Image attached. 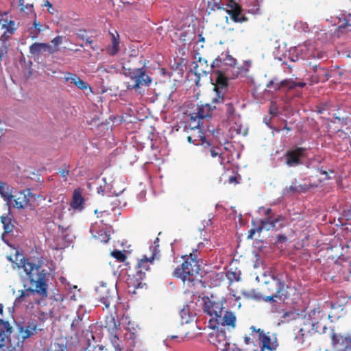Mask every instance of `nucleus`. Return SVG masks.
Segmentation results:
<instances>
[{
  "instance_id": "nucleus-1",
  "label": "nucleus",
  "mask_w": 351,
  "mask_h": 351,
  "mask_svg": "<svg viewBox=\"0 0 351 351\" xmlns=\"http://www.w3.org/2000/svg\"><path fill=\"white\" fill-rule=\"evenodd\" d=\"M20 265H21V267L23 268L25 272L27 280L29 281L31 285L35 287V289L31 287L26 288L27 285L24 283L25 289L21 291V295L15 299L12 311L14 306H19L25 300V298L30 295L37 293L43 297L47 295V271L42 268L40 263L38 264L32 263L29 258H22L20 261Z\"/></svg>"
},
{
  "instance_id": "nucleus-2",
  "label": "nucleus",
  "mask_w": 351,
  "mask_h": 351,
  "mask_svg": "<svg viewBox=\"0 0 351 351\" xmlns=\"http://www.w3.org/2000/svg\"><path fill=\"white\" fill-rule=\"evenodd\" d=\"M215 75V84H214V95L212 104L216 107V117L222 121H232L235 115V108L230 99L225 96L228 88V79L219 71Z\"/></svg>"
},
{
  "instance_id": "nucleus-3",
  "label": "nucleus",
  "mask_w": 351,
  "mask_h": 351,
  "mask_svg": "<svg viewBox=\"0 0 351 351\" xmlns=\"http://www.w3.org/2000/svg\"><path fill=\"white\" fill-rule=\"evenodd\" d=\"M17 334L8 338V345L0 343V351H23L25 340L36 332L37 325L33 322H28L25 326L19 324Z\"/></svg>"
},
{
  "instance_id": "nucleus-4",
  "label": "nucleus",
  "mask_w": 351,
  "mask_h": 351,
  "mask_svg": "<svg viewBox=\"0 0 351 351\" xmlns=\"http://www.w3.org/2000/svg\"><path fill=\"white\" fill-rule=\"evenodd\" d=\"M123 74L130 78L134 83L128 84V90H138L141 86H149L152 83V78L146 73L144 66L141 68H123Z\"/></svg>"
},
{
  "instance_id": "nucleus-5",
  "label": "nucleus",
  "mask_w": 351,
  "mask_h": 351,
  "mask_svg": "<svg viewBox=\"0 0 351 351\" xmlns=\"http://www.w3.org/2000/svg\"><path fill=\"white\" fill-rule=\"evenodd\" d=\"M200 265L197 259V256L194 254H190L186 260L182 264L180 267H177L174 270L173 276L180 278L183 282L191 280L188 276H193L199 274Z\"/></svg>"
},
{
  "instance_id": "nucleus-6",
  "label": "nucleus",
  "mask_w": 351,
  "mask_h": 351,
  "mask_svg": "<svg viewBox=\"0 0 351 351\" xmlns=\"http://www.w3.org/2000/svg\"><path fill=\"white\" fill-rule=\"evenodd\" d=\"M208 7L210 10L215 11V10H223L230 15L231 19L235 23H243L247 20V19L242 14V8L235 1L231 0L226 5V8H223V4L219 2H213L212 4L208 3Z\"/></svg>"
},
{
  "instance_id": "nucleus-7",
  "label": "nucleus",
  "mask_w": 351,
  "mask_h": 351,
  "mask_svg": "<svg viewBox=\"0 0 351 351\" xmlns=\"http://www.w3.org/2000/svg\"><path fill=\"white\" fill-rule=\"evenodd\" d=\"M307 149L302 147H296L288 149L285 155V162L289 167H295L303 165V159L307 158Z\"/></svg>"
},
{
  "instance_id": "nucleus-8",
  "label": "nucleus",
  "mask_w": 351,
  "mask_h": 351,
  "mask_svg": "<svg viewBox=\"0 0 351 351\" xmlns=\"http://www.w3.org/2000/svg\"><path fill=\"white\" fill-rule=\"evenodd\" d=\"M110 226H106L104 227L103 220H101L99 222H95L90 226V232L95 239L104 243H107L110 240Z\"/></svg>"
},
{
  "instance_id": "nucleus-9",
  "label": "nucleus",
  "mask_w": 351,
  "mask_h": 351,
  "mask_svg": "<svg viewBox=\"0 0 351 351\" xmlns=\"http://www.w3.org/2000/svg\"><path fill=\"white\" fill-rule=\"evenodd\" d=\"M305 85L306 83L304 82H296L293 79H285L278 82L277 78L275 77L268 82L266 87L268 88L274 87V90L278 91L282 87L288 89H295L297 87L303 88Z\"/></svg>"
},
{
  "instance_id": "nucleus-10",
  "label": "nucleus",
  "mask_w": 351,
  "mask_h": 351,
  "mask_svg": "<svg viewBox=\"0 0 351 351\" xmlns=\"http://www.w3.org/2000/svg\"><path fill=\"white\" fill-rule=\"evenodd\" d=\"M271 282L276 286V294L278 298L283 300L289 298L288 289L289 287L285 283L282 274L272 275Z\"/></svg>"
},
{
  "instance_id": "nucleus-11",
  "label": "nucleus",
  "mask_w": 351,
  "mask_h": 351,
  "mask_svg": "<svg viewBox=\"0 0 351 351\" xmlns=\"http://www.w3.org/2000/svg\"><path fill=\"white\" fill-rule=\"evenodd\" d=\"M309 67L312 70L311 79L314 83L324 82L331 77L325 67L320 64L310 62Z\"/></svg>"
},
{
  "instance_id": "nucleus-12",
  "label": "nucleus",
  "mask_w": 351,
  "mask_h": 351,
  "mask_svg": "<svg viewBox=\"0 0 351 351\" xmlns=\"http://www.w3.org/2000/svg\"><path fill=\"white\" fill-rule=\"evenodd\" d=\"M95 291L97 298L105 305L106 308H108L114 298V295L110 294L106 284L101 282L99 286L95 287Z\"/></svg>"
},
{
  "instance_id": "nucleus-13",
  "label": "nucleus",
  "mask_w": 351,
  "mask_h": 351,
  "mask_svg": "<svg viewBox=\"0 0 351 351\" xmlns=\"http://www.w3.org/2000/svg\"><path fill=\"white\" fill-rule=\"evenodd\" d=\"M332 343L337 351L351 350V336L344 337L333 332L332 335Z\"/></svg>"
},
{
  "instance_id": "nucleus-14",
  "label": "nucleus",
  "mask_w": 351,
  "mask_h": 351,
  "mask_svg": "<svg viewBox=\"0 0 351 351\" xmlns=\"http://www.w3.org/2000/svg\"><path fill=\"white\" fill-rule=\"evenodd\" d=\"M197 112H194L199 119L203 120L206 118H212L216 117V107L215 104H206L204 105L197 106Z\"/></svg>"
},
{
  "instance_id": "nucleus-15",
  "label": "nucleus",
  "mask_w": 351,
  "mask_h": 351,
  "mask_svg": "<svg viewBox=\"0 0 351 351\" xmlns=\"http://www.w3.org/2000/svg\"><path fill=\"white\" fill-rule=\"evenodd\" d=\"M43 51H47L52 55L56 51V49L44 43H34L29 46V53L33 56H39Z\"/></svg>"
},
{
  "instance_id": "nucleus-16",
  "label": "nucleus",
  "mask_w": 351,
  "mask_h": 351,
  "mask_svg": "<svg viewBox=\"0 0 351 351\" xmlns=\"http://www.w3.org/2000/svg\"><path fill=\"white\" fill-rule=\"evenodd\" d=\"M12 189L11 186L0 181V195L5 202V206L9 212L11 210L12 201L14 197L12 194Z\"/></svg>"
},
{
  "instance_id": "nucleus-17",
  "label": "nucleus",
  "mask_w": 351,
  "mask_h": 351,
  "mask_svg": "<svg viewBox=\"0 0 351 351\" xmlns=\"http://www.w3.org/2000/svg\"><path fill=\"white\" fill-rule=\"evenodd\" d=\"M257 332L260 333V339L263 343V347L270 351L276 350L278 346L277 338L274 335L273 337H269L264 334L263 331L261 329H258Z\"/></svg>"
},
{
  "instance_id": "nucleus-18",
  "label": "nucleus",
  "mask_w": 351,
  "mask_h": 351,
  "mask_svg": "<svg viewBox=\"0 0 351 351\" xmlns=\"http://www.w3.org/2000/svg\"><path fill=\"white\" fill-rule=\"evenodd\" d=\"M109 34L111 37L112 45L108 46L106 48V51L110 56H115L119 51L120 38L118 32L115 29L113 31H110Z\"/></svg>"
},
{
  "instance_id": "nucleus-19",
  "label": "nucleus",
  "mask_w": 351,
  "mask_h": 351,
  "mask_svg": "<svg viewBox=\"0 0 351 351\" xmlns=\"http://www.w3.org/2000/svg\"><path fill=\"white\" fill-rule=\"evenodd\" d=\"M13 217L10 215V212L8 213V215H3L1 217V222L3 224V228L4 230V232L2 234V240L8 243L7 241L4 239V235L5 234H10L13 232L14 225L13 223Z\"/></svg>"
},
{
  "instance_id": "nucleus-20",
  "label": "nucleus",
  "mask_w": 351,
  "mask_h": 351,
  "mask_svg": "<svg viewBox=\"0 0 351 351\" xmlns=\"http://www.w3.org/2000/svg\"><path fill=\"white\" fill-rule=\"evenodd\" d=\"M65 80L69 84H74L80 90H86L89 88L90 91H91V88L89 86L88 84L86 82L81 80L80 77L75 74L69 73L68 76L65 77Z\"/></svg>"
},
{
  "instance_id": "nucleus-21",
  "label": "nucleus",
  "mask_w": 351,
  "mask_h": 351,
  "mask_svg": "<svg viewBox=\"0 0 351 351\" xmlns=\"http://www.w3.org/2000/svg\"><path fill=\"white\" fill-rule=\"evenodd\" d=\"M236 316L232 311H226L223 316L220 315V317L216 318V323L223 326H229L233 328L235 327Z\"/></svg>"
},
{
  "instance_id": "nucleus-22",
  "label": "nucleus",
  "mask_w": 351,
  "mask_h": 351,
  "mask_svg": "<svg viewBox=\"0 0 351 351\" xmlns=\"http://www.w3.org/2000/svg\"><path fill=\"white\" fill-rule=\"evenodd\" d=\"M109 324H112V326L111 328L110 326L108 328V330L110 332V333L112 335L111 343L116 351H121V347L119 344V339L116 334L117 328V325H116L114 319L112 318L110 321Z\"/></svg>"
},
{
  "instance_id": "nucleus-23",
  "label": "nucleus",
  "mask_w": 351,
  "mask_h": 351,
  "mask_svg": "<svg viewBox=\"0 0 351 351\" xmlns=\"http://www.w3.org/2000/svg\"><path fill=\"white\" fill-rule=\"evenodd\" d=\"M84 199L82 196L81 192L79 190H75L70 204L71 206L73 209L82 210L84 208Z\"/></svg>"
},
{
  "instance_id": "nucleus-24",
  "label": "nucleus",
  "mask_w": 351,
  "mask_h": 351,
  "mask_svg": "<svg viewBox=\"0 0 351 351\" xmlns=\"http://www.w3.org/2000/svg\"><path fill=\"white\" fill-rule=\"evenodd\" d=\"M12 332V327L10 326L9 322L8 321H4L2 319H0V343H1L2 339H3V341L2 342L3 344L8 345V339L6 340V342L5 343V339L3 337V335H5V332L7 333H11Z\"/></svg>"
},
{
  "instance_id": "nucleus-25",
  "label": "nucleus",
  "mask_w": 351,
  "mask_h": 351,
  "mask_svg": "<svg viewBox=\"0 0 351 351\" xmlns=\"http://www.w3.org/2000/svg\"><path fill=\"white\" fill-rule=\"evenodd\" d=\"M261 225L258 227V232H261L263 230H270L275 229L278 230V228H276L274 222L273 217H265L264 219L261 221Z\"/></svg>"
},
{
  "instance_id": "nucleus-26",
  "label": "nucleus",
  "mask_w": 351,
  "mask_h": 351,
  "mask_svg": "<svg viewBox=\"0 0 351 351\" xmlns=\"http://www.w3.org/2000/svg\"><path fill=\"white\" fill-rule=\"evenodd\" d=\"M193 138H197V142L199 143V145L204 146V147H209L210 145H212L210 141L207 139L206 136L202 132V130H199L197 132V134L193 135Z\"/></svg>"
},
{
  "instance_id": "nucleus-27",
  "label": "nucleus",
  "mask_w": 351,
  "mask_h": 351,
  "mask_svg": "<svg viewBox=\"0 0 351 351\" xmlns=\"http://www.w3.org/2000/svg\"><path fill=\"white\" fill-rule=\"evenodd\" d=\"M20 195L22 197H19L15 199L14 200V204H13V206L18 209L24 208L25 206L27 205L29 201V199L27 197L25 193L20 192Z\"/></svg>"
},
{
  "instance_id": "nucleus-28",
  "label": "nucleus",
  "mask_w": 351,
  "mask_h": 351,
  "mask_svg": "<svg viewBox=\"0 0 351 351\" xmlns=\"http://www.w3.org/2000/svg\"><path fill=\"white\" fill-rule=\"evenodd\" d=\"M203 124V122H202V119H199L197 117H196V114L195 113L191 114L190 121L189 122V128L191 130L201 129V125Z\"/></svg>"
},
{
  "instance_id": "nucleus-29",
  "label": "nucleus",
  "mask_w": 351,
  "mask_h": 351,
  "mask_svg": "<svg viewBox=\"0 0 351 351\" xmlns=\"http://www.w3.org/2000/svg\"><path fill=\"white\" fill-rule=\"evenodd\" d=\"M155 257V252H153L152 255L147 258L146 256H144L143 258L141 259L138 262V267L144 269L145 270L149 269V264L152 263Z\"/></svg>"
},
{
  "instance_id": "nucleus-30",
  "label": "nucleus",
  "mask_w": 351,
  "mask_h": 351,
  "mask_svg": "<svg viewBox=\"0 0 351 351\" xmlns=\"http://www.w3.org/2000/svg\"><path fill=\"white\" fill-rule=\"evenodd\" d=\"M223 313V307L222 304L219 302H214L213 308L212 311V316H215V318L210 319V323H211L213 319L216 322V318L220 317V315H222Z\"/></svg>"
},
{
  "instance_id": "nucleus-31",
  "label": "nucleus",
  "mask_w": 351,
  "mask_h": 351,
  "mask_svg": "<svg viewBox=\"0 0 351 351\" xmlns=\"http://www.w3.org/2000/svg\"><path fill=\"white\" fill-rule=\"evenodd\" d=\"M319 313L320 311L316 308H314L313 309L311 310L309 312V317L311 318V322H309V324L311 325L312 330H315V332H318V322L315 320V318L314 317L316 313Z\"/></svg>"
},
{
  "instance_id": "nucleus-32",
  "label": "nucleus",
  "mask_w": 351,
  "mask_h": 351,
  "mask_svg": "<svg viewBox=\"0 0 351 351\" xmlns=\"http://www.w3.org/2000/svg\"><path fill=\"white\" fill-rule=\"evenodd\" d=\"M102 180L104 182V190H105L104 191H105L106 195H107L108 196H112V195H114V196L117 197L123 192L124 189L121 191L119 193H117L116 191L112 192V185L110 184H108L106 182V178H103Z\"/></svg>"
},
{
  "instance_id": "nucleus-33",
  "label": "nucleus",
  "mask_w": 351,
  "mask_h": 351,
  "mask_svg": "<svg viewBox=\"0 0 351 351\" xmlns=\"http://www.w3.org/2000/svg\"><path fill=\"white\" fill-rule=\"evenodd\" d=\"M221 56L222 61L223 62V64L230 66H234L236 64V59L230 56L228 53H222Z\"/></svg>"
},
{
  "instance_id": "nucleus-34",
  "label": "nucleus",
  "mask_w": 351,
  "mask_h": 351,
  "mask_svg": "<svg viewBox=\"0 0 351 351\" xmlns=\"http://www.w3.org/2000/svg\"><path fill=\"white\" fill-rule=\"evenodd\" d=\"M221 64H223V62L222 61L221 56H219L213 61L208 70L204 69L202 72L207 74L215 68H220Z\"/></svg>"
},
{
  "instance_id": "nucleus-35",
  "label": "nucleus",
  "mask_w": 351,
  "mask_h": 351,
  "mask_svg": "<svg viewBox=\"0 0 351 351\" xmlns=\"http://www.w3.org/2000/svg\"><path fill=\"white\" fill-rule=\"evenodd\" d=\"M84 315L80 314L79 312H77V315L75 319L73 320L71 328L73 331H78L80 328V322L83 319Z\"/></svg>"
},
{
  "instance_id": "nucleus-36",
  "label": "nucleus",
  "mask_w": 351,
  "mask_h": 351,
  "mask_svg": "<svg viewBox=\"0 0 351 351\" xmlns=\"http://www.w3.org/2000/svg\"><path fill=\"white\" fill-rule=\"evenodd\" d=\"M206 132L212 135L214 138H215L220 143L219 136L221 134V130L219 128H215L214 126L207 125Z\"/></svg>"
},
{
  "instance_id": "nucleus-37",
  "label": "nucleus",
  "mask_w": 351,
  "mask_h": 351,
  "mask_svg": "<svg viewBox=\"0 0 351 351\" xmlns=\"http://www.w3.org/2000/svg\"><path fill=\"white\" fill-rule=\"evenodd\" d=\"M294 28L301 32H309L310 29L308 25L306 22L303 21H298L294 25Z\"/></svg>"
},
{
  "instance_id": "nucleus-38",
  "label": "nucleus",
  "mask_w": 351,
  "mask_h": 351,
  "mask_svg": "<svg viewBox=\"0 0 351 351\" xmlns=\"http://www.w3.org/2000/svg\"><path fill=\"white\" fill-rule=\"evenodd\" d=\"M2 29H5L7 32H9L10 34H14L16 30V27H15V21L10 20L8 23V24L4 23L1 26Z\"/></svg>"
},
{
  "instance_id": "nucleus-39",
  "label": "nucleus",
  "mask_w": 351,
  "mask_h": 351,
  "mask_svg": "<svg viewBox=\"0 0 351 351\" xmlns=\"http://www.w3.org/2000/svg\"><path fill=\"white\" fill-rule=\"evenodd\" d=\"M214 302L209 300L208 298H206V300L204 301V311L208 315L212 316V311L213 308Z\"/></svg>"
},
{
  "instance_id": "nucleus-40",
  "label": "nucleus",
  "mask_w": 351,
  "mask_h": 351,
  "mask_svg": "<svg viewBox=\"0 0 351 351\" xmlns=\"http://www.w3.org/2000/svg\"><path fill=\"white\" fill-rule=\"evenodd\" d=\"M181 323L182 324H188L190 322L191 317L189 313V309L183 308L180 312Z\"/></svg>"
},
{
  "instance_id": "nucleus-41",
  "label": "nucleus",
  "mask_w": 351,
  "mask_h": 351,
  "mask_svg": "<svg viewBox=\"0 0 351 351\" xmlns=\"http://www.w3.org/2000/svg\"><path fill=\"white\" fill-rule=\"evenodd\" d=\"M344 23L339 25V28H343L346 31L351 32V15L348 14L344 17Z\"/></svg>"
},
{
  "instance_id": "nucleus-42",
  "label": "nucleus",
  "mask_w": 351,
  "mask_h": 351,
  "mask_svg": "<svg viewBox=\"0 0 351 351\" xmlns=\"http://www.w3.org/2000/svg\"><path fill=\"white\" fill-rule=\"evenodd\" d=\"M111 255L120 262H123L126 258L125 254L120 250H114L112 252Z\"/></svg>"
},
{
  "instance_id": "nucleus-43",
  "label": "nucleus",
  "mask_w": 351,
  "mask_h": 351,
  "mask_svg": "<svg viewBox=\"0 0 351 351\" xmlns=\"http://www.w3.org/2000/svg\"><path fill=\"white\" fill-rule=\"evenodd\" d=\"M28 31H29V36L32 38L35 39V38H38V36L40 32L44 31V29H38V28L36 29V28H35L34 26H32L30 28H29Z\"/></svg>"
},
{
  "instance_id": "nucleus-44",
  "label": "nucleus",
  "mask_w": 351,
  "mask_h": 351,
  "mask_svg": "<svg viewBox=\"0 0 351 351\" xmlns=\"http://www.w3.org/2000/svg\"><path fill=\"white\" fill-rule=\"evenodd\" d=\"M285 221V217L282 215H278L277 217H273V222L276 228H282L284 226L282 221Z\"/></svg>"
},
{
  "instance_id": "nucleus-45",
  "label": "nucleus",
  "mask_w": 351,
  "mask_h": 351,
  "mask_svg": "<svg viewBox=\"0 0 351 351\" xmlns=\"http://www.w3.org/2000/svg\"><path fill=\"white\" fill-rule=\"evenodd\" d=\"M269 113L271 115V117H277L279 114L278 108L276 103L271 102L269 109Z\"/></svg>"
},
{
  "instance_id": "nucleus-46",
  "label": "nucleus",
  "mask_w": 351,
  "mask_h": 351,
  "mask_svg": "<svg viewBox=\"0 0 351 351\" xmlns=\"http://www.w3.org/2000/svg\"><path fill=\"white\" fill-rule=\"evenodd\" d=\"M295 314L292 311H287L285 312L282 316V318L284 321L289 322L290 320L294 319L295 318Z\"/></svg>"
},
{
  "instance_id": "nucleus-47",
  "label": "nucleus",
  "mask_w": 351,
  "mask_h": 351,
  "mask_svg": "<svg viewBox=\"0 0 351 351\" xmlns=\"http://www.w3.org/2000/svg\"><path fill=\"white\" fill-rule=\"evenodd\" d=\"M11 35L12 34H10L9 32H7L6 31L3 32V34L0 36V43H1V45H8L7 43Z\"/></svg>"
},
{
  "instance_id": "nucleus-48",
  "label": "nucleus",
  "mask_w": 351,
  "mask_h": 351,
  "mask_svg": "<svg viewBox=\"0 0 351 351\" xmlns=\"http://www.w3.org/2000/svg\"><path fill=\"white\" fill-rule=\"evenodd\" d=\"M330 104L328 103H325L322 104L320 106H317L316 112L317 114H324V112L329 109Z\"/></svg>"
},
{
  "instance_id": "nucleus-49",
  "label": "nucleus",
  "mask_w": 351,
  "mask_h": 351,
  "mask_svg": "<svg viewBox=\"0 0 351 351\" xmlns=\"http://www.w3.org/2000/svg\"><path fill=\"white\" fill-rule=\"evenodd\" d=\"M8 51V45H1L0 47V62L7 56Z\"/></svg>"
},
{
  "instance_id": "nucleus-50",
  "label": "nucleus",
  "mask_w": 351,
  "mask_h": 351,
  "mask_svg": "<svg viewBox=\"0 0 351 351\" xmlns=\"http://www.w3.org/2000/svg\"><path fill=\"white\" fill-rule=\"evenodd\" d=\"M227 276L231 280H235L236 281L240 280V274H237L234 271H228L227 274Z\"/></svg>"
},
{
  "instance_id": "nucleus-51",
  "label": "nucleus",
  "mask_w": 351,
  "mask_h": 351,
  "mask_svg": "<svg viewBox=\"0 0 351 351\" xmlns=\"http://www.w3.org/2000/svg\"><path fill=\"white\" fill-rule=\"evenodd\" d=\"M304 335V329L302 328L298 331V333L295 335V339L298 340L300 343L302 344L304 343V339H303Z\"/></svg>"
},
{
  "instance_id": "nucleus-52",
  "label": "nucleus",
  "mask_w": 351,
  "mask_h": 351,
  "mask_svg": "<svg viewBox=\"0 0 351 351\" xmlns=\"http://www.w3.org/2000/svg\"><path fill=\"white\" fill-rule=\"evenodd\" d=\"M62 42V36H57L53 39L51 40V43L53 45L52 46L56 49V47L59 46Z\"/></svg>"
},
{
  "instance_id": "nucleus-53",
  "label": "nucleus",
  "mask_w": 351,
  "mask_h": 351,
  "mask_svg": "<svg viewBox=\"0 0 351 351\" xmlns=\"http://www.w3.org/2000/svg\"><path fill=\"white\" fill-rule=\"evenodd\" d=\"M44 5L48 8V11L50 14H55L57 13V9L49 1H47Z\"/></svg>"
},
{
  "instance_id": "nucleus-54",
  "label": "nucleus",
  "mask_w": 351,
  "mask_h": 351,
  "mask_svg": "<svg viewBox=\"0 0 351 351\" xmlns=\"http://www.w3.org/2000/svg\"><path fill=\"white\" fill-rule=\"evenodd\" d=\"M206 149L205 152L207 153L208 151L211 155L212 157L215 158L219 155V152L217 151V149L214 147H212L211 145L208 147H204Z\"/></svg>"
},
{
  "instance_id": "nucleus-55",
  "label": "nucleus",
  "mask_w": 351,
  "mask_h": 351,
  "mask_svg": "<svg viewBox=\"0 0 351 351\" xmlns=\"http://www.w3.org/2000/svg\"><path fill=\"white\" fill-rule=\"evenodd\" d=\"M203 227L199 228V231L202 232L204 231L207 227L209 226H211L213 224L212 223V217L208 218V220H204L202 222Z\"/></svg>"
},
{
  "instance_id": "nucleus-56",
  "label": "nucleus",
  "mask_w": 351,
  "mask_h": 351,
  "mask_svg": "<svg viewBox=\"0 0 351 351\" xmlns=\"http://www.w3.org/2000/svg\"><path fill=\"white\" fill-rule=\"evenodd\" d=\"M311 187V185L310 184H300L298 186V189H297V192H306L308 190H309Z\"/></svg>"
},
{
  "instance_id": "nucleus-57",
  "label": "nucleus",
  "mask_w": 351,
  "mask_h": 351,
  "mask_svg": "<svg viewBox=\"0 0 351 351\" xmlns=\"http://www.w3.org/2000/svg\"><path fill=\"white\" fill-rule=\"evenodd\" d=\"M334 119L335 120H331V122L336 123V121H337L339 123H346L347 120V117H341L340 115H337L336 114H334Z\"/></svg>"
},
{
  "instance_id": "nucleus-58",
  "label": "nucleus",
  "mask_w": 351,
  "mask_h": 351,
  "mask_svg": "<svg viewBox=\"0 0 351 351\" xmlns=\"http://www.w3.org/2000/svg\"><path fill=\"white\" fill-rule=\"evenodd\" d=\"M271 118L268 117H265L263 118V123L270 129L274 130L276 132H280V130L275 128L273 125L270 124Z\"/></svg>"
},
{
  "instance_id": "nucleus-59",
  "label": "nucleus",
  "mask_w": 351,
  "mask_h": 351,
  "mask_svg": "<svg viewBox=\"0 0 351 351\" xmlns=\"http://www.w3.org/2000/svg\"><path fill=\"white\" fill-rule=\"evenodd\" d=\"M226 338V332H219L215 336V340L217 342L220 343L221 341H225Z\"/></svg>"
},
{
  "instance_id": "nucleus-60",
  "label": "nucleus",
  "mask_w": 351,
  "mask_h": 351,
  "mask_svg": "<svg viewBox=\"0 0 351 351\" xmlns=\"http://www.w3.org/2000/svg\"><path fill=\"white\" fill-rule=\"evenodd\" d=\"M223 346H224V348H222V351H241V350L239 348H237L235 345H233V347L230 349H227L226 347L227 346L229 347L230 345L229 343H227V341H226L224 343H223Z\"/></svg>"
},
{
  "instance_id": "nucleus-61",
  "label": "nucleus",
  "mask_w": 351,
  "mask_h": 351,
  "mask_svg": "<svg viewBox=\"0 0 351 351\" xmlns=\"http://www.w3.org/2000/svg\"><path fill=\"white\" fill-rule=\"evenodd\" d=\"M287 238L285 234H279L276 237V243H284L287 241Z\"/></svg>"
},
{
  "instance_id": "nucleus-62",
  "label": "nucleus",
  "mask_w": 351,
  "mask_h": 351,
  "mask_svg": "<svg viewBox=\"0 0 351 351\" xmlns=\"http://www.w3.org/2000/svg\"><path fill=\"white\" fill-rule=\"evenodd\" d=\"M145 276V273L142 271L141 270L137 271L135 275V278L137 281L139 280H143Z\"/></svg>"
},
{
  "instance_id": "nucleus-63",
  "label": "nucleus",
  "mask_w": 351,
  "mask_h": 351,
  "mask_svg": "<svg viewBox=\"0 0 351 351\" xmlns=\"http://www.w3.org/2000/svg\"><path fill=\"white\" fill-rule=\"evenodd\" d=\"M33 26L35 27V28L36 29H44V30L48 27V26L45 25H42L40 22L37 21L36 20H34V23H33Z\"/></svg>"
},
{
  "instance_id": "nucleus-64",
  "label": "nucleus",
  "mask_w": 351,
  "mask_h": 351,
  "mask_svg": "<svg viewBox=\"0 0 351 351\" xmlns=\"http://www.w3.org/2000/svg\"><path fill=\"white\" fill-rule=\"evenodd\" d=\"M337 135L339 138H341L342 139H348V136H347V134L344 131H343L342 130H338L337 131Z\"/></svg>"
}]
</instances>
